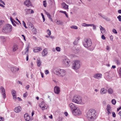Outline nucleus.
I'll return each mask as SVG.
<instances>
[{
  "label": "nucleus",
  "mask_w": 121,
  "mask_h": 121,
  "mask_svg": "<svg viewBox=\"0 0 121 121\" xmlns=\"http://www.w3.org/2000/svg\"><path fill=\"white\" fill-rule=\"evenodd\" d=\"M107 91L104 88H102L100 90V92L101 94H103L106 93Z\"/></svg>",
  "instance_id": "4be33fe9"
},
{
  "label": "nucleus",
  "mask_w": 121,
  "mask_h": 121,
  "mask_svg": "<svg viewBox=\"0 0 121 121\" xmlns=\"http://www.w3.org/2000/svg\"><path fill=\"white\" fill-rule=\"evenodd\" d=\"M113 36H112V35H111L110 36V39L112 40L113 39Z\"/></svg>",
  "instance_id": "680f3d73"
},
{
  "label": "nucleus",
  "mask_w": 121,
  "mask_h": 121,
  "mask_svg": "<svg viewBox=\"0 0 121 121\" xmlns=\"http://www.w3.org/2000/svg\"><path fill=\"white\" fill-rule=\"evenodd\" d=\"M102 74L100 73H96L94 74L93 77L94 78L97 79H99L101 78Z\"/></svg>",
  "instance_id": "1a4fd4ad"
},
{
  "label": "nucleus",
  "mask_w": 121,
  "mask_h": 121,
  "mask_svg": "<svg viewBox=\"0 0 121 121\" xmlns=\"http://www.w3.org/2000/svg\"><path fill=\"white\" fill-rule=\"evenodd\" d=\"M22 24L26 28H27V27L26 26V24L24 21H22Z\"/></svg>",
  "instance_id": "58836bf2"
},
{
  "label": "nucleus",
  "mask_w": 121,
  "mask_h": 121,
  "mask_svg": "<svg viewBox=\"0 0 121 121\" xmlns=\"http://www.w3.org/2000/svg\"><path fill=\"white\" fill-rule=\"evenodd\" d=\"M43 5L45 7H46L47 6V3L46 0H44L43 1Z\"/></svg>",
  "instance_id": "c9c22d12"
},
{
  "label": "nucleus",
  "mask_w": 121,
  "mask_h": 121,
  "mask_svg": "<svg viewBox=\"0 0 121 121\" xmlns=\"http://www.w3.org/2000/svg\"><path fill=\"white\" fill-rule=\"evenodd\" d=\"M60 89L59 87L58 86H55L54 88V91L55 93L58 94L60 92Z\"/></svg>",
  "instance_id": "f8f14e48"
},
{
  "label": "nucleus",
  "mask_w": 121,
  "mask_h": 121,
  "mask_svg": "<svg viewBox=\"0 0 121 121\" xmlns=\"http://www.w3.org/2000/svg\"><path fill=\"white\" fill-rule=\"evenodd\" d=\"M80 67V62L79 60H76L74 61L72 66V68L74 70H77Z\"/></svg>",
  "instance_id": "423d86ee"
},
{
  "label": "nucleus",
  "mask_w": 121,
  "mask_h": 121,
  "mask_svg": "<svg viewBox=\"0 0 121 121\" xmlns=\"http://www.w3.org/2000/svg\"><path fill=\"white\" fill-rule=\"evenodd\" d=\"M31 9H25V11L26 12H28Z\"/></svg>",
  "instance_id": "4d7b16f0"
},
{
  "label": "nucleus",
  "mask_w": 121,
  "mask_h": 121,
  "mask_svg": "<svg viewBox=\"0 0 121 121\" xmlns=\"http://www.w3.org/2000/svg\"><path fill=\"white\" fill-rule=\"evenodd\" d=\"M106 109L108 111L107 113L109 115L111 113V108L109 105L108 104L107 105Z\"/></svg>",
  "instance_id": "dca6fc26"
},
{
  "label": "nucleus",
  "mask_w": 121,
  "mask_h": 121,
  "mask_svg": "<svg viewBox=\"0 0 121 121\" xmlns=\"http://www.w3.org/2000/svg\"><path fill=\"white\" fill-rule=\"evenodd\" d=\"M94 25V24H87V26H92Z\"/></svg>",
  "instance_id": "603ef678"
},
{
  "label": "nucleus",
  "mask_w": 121,
  "mask_h": 121,
  "mask_svg": "<svg viewBox=\"0 0 121 121\" xmlns=\"http://www.w3.org/2000/svg\"><path fill=\"white\" fill-rule=\"evenodd\" d=\"M48 17L49 18V19H50V20H51V21H52L53 20H52V19L51 18V15H50V14H49V15L48 16Z\"/></svg>",
  "instance_id": "e433bc0d"
},
{
  "label": "nucleus",
  "mask_w": 121,
  "mask_h": 121,
  "mask_svg": "<svg viewBox=\"0 0 121 121\" xmlns=\"http://www.w3.org/2000/svg\"><path fill=\"white\" fill-rule=\"evenodd\" d=\"M95 111L93 109H89L87 113V117L88 120L90 121H93L96 118Z\"/></svg>",
  "instance_id": "f257e3e1"
},
{
  "label": "nucleus",
  "mask_w": 121,
  "mask_h": 121,
  "mask_svg": "<svg viewBox=\"0 0 121 121\" xmlns=\"http://www.w3.org/2000/svg\"><path fill=\"white\" fill-rule=\"evenodd\" d=\"M58 120L59 121H61L62 120V118L61 117H59L58 118Z\"/></svg>",
  "instance_id": "ea45409f"
},
{
  "label": "nucleus",
  "mask_w": 121,
  "mask_h": 121,
  "mask_svg": "<svg viewBox=\"0 0 121 121\" xmlns=\"http://www.w3.org/2000/svg\"><path fill=\"white\" fill-rule=\"evenodd\" d=\"M37 62L38 66L39 67H40L41 65V62L39 58H37Z\"/></svg>",
  "instance_id": "5701e85b"
},
{
  "label": "nucleus",
  "mask_w": 121,
  "mask_h": 121,
  "mask_svg": "<svg viewBox=\"0 0 121 121\" xmlns=\"http://www.w3.org/2000/svg\"><path fill=\"white\" fill-rule=\"evenodd\" d=\"M32 29L33 30L32 31L33 33L35 34H36L37 33V30L36 29H33L34 28V27H32Z\"/></svg>",
  "instance_id": "cd10ccee"
},
{
  "label": "nucleus",
  "mask_w": 121,
  "mask_h": 121,
  "mask_svg": "<svg viewBox=\"0 0 121 121\" xmlns=\"http://www.w3.org/2000/svg\"><path fill=\"white\" fill-rule=\"evenodd\" d=\"M100 16L104 19H107V18H106V17H105V16H104V15H101Z\"/></svg>",
  "instance_id": "8fccbe9b"
},
{
  "label": "nucleus",
  "mask_w": 121,
  "mask_h": 121,
  "mask_svg": "<svg viewBox=\"0 0 121 121\" xmlns=\"http://www.w3.org/2000/svg\"><path fill=\"white\" fill-rule=\"evenodd\" d=\"M73 114L75 116L79 115L81 114V112L78 108L77 107L72 111Z\"/></svg>",
  "instance_id": "0eeeda50"
},
{
  "label": "nucleus",
  "mask_w": 121,
  "mask_h": 121,
  "mask_svg": "<svg viewBox=\"0 0 121 121\" xmlns=\"http://www.w3.org/2000/svg\"><path fill=\"white\" fill-rule=\"evenodd\" d=\"M56 50L58 52H60V49L59 47H56Z\"/></svg>",
  "instance_id": "f704fd0d"
},
{
  "label": "nucleus",
  "mask_w": 121,
  "mask_h": 121,
  "mask_svg": "<svg viewBox=\"0 0 121 121\" xmlns=\"http://www.w3.org/2000/svg\"><path fill=\"white\" fill-rule=\"evenodd\" d=\"M18 49V45L16 44H14L12 47V51L13 52L16 51Z\"/></svg>",
  "instance_id": "6ab92c4d"
},
{
  "label": "nucleus",
  "mask_w": 121,
  "mask_h": 121,
  "mask_svg": "<svg viewBox=\"0 0 121 121\" xmlns=\"http://www.w3.org/2000/svg\"><path fill=\"white\" fill-rule=\"evenodd\" d=\"M29 59V58H28V55H27V56H26V60L27 61H28Z\"/></svg>",
  "instance_id": "338daca9"
},
{
  "label": "nucleus",
  "mask_w": 121,
  "mask_h": 121,
  "mask_svg": "<svg viewBox=\"0 0 121 121\" xmlns=\"http://www.w3.org/2000/svg\"><path fill=\"white\" fill-rule=\"evenodd\" d=\"M12 23L13 25L14 26H16V24L14 23V22H12Z\"/></svg>",
  "instance_id": "0e129e2a"
},
{
  "label": "nucleus",
  "mask_w": 121,
  "mask_h": 121,
  "mask_svg": "<svg viewBox=\"0 0 121 121\" xmlns=\"http://www.w3.org/2000/svg\"><path fill=\"white\" fill-rule=\"evenodd\" d=\"M101 38L103 40H105V37L104 36V35H102L101 36Z\"/></svg>",
  "instance_id": "09e8293b"
},
{
  "label": "nucleus",
  "mask_w": 121,
  "mask_h": 121,
  "mask_svg": "<svg viewBox=\"0 0 121 121\" xmlns=\"http://www.w3.org/2000/svg\"><path fill=\"white\" fill-rule=\"evenodd\" d=\"M63 63L67 67L69 66L70 64V61L68 59H64L63 61Z\"/></svg>",
  "instance_id": "6e6552de"
},
{
  "label": "nucleus",
  "mask_w": 121,
  "mask_h": 121,
  "mask_svg": "<svg viewBox=\"0 0 121 121\" xmlns=\"http://www.w3.org/2000/svg\"><path fill=\"white\" fill-rule=\"evenodd\" d=\"M22 36L23 37V39L25 41H26V39H25V36H24V35H22Z\"/></svg>",
  "instance_id": "5fc2aeb1"
},
{
  "label": "nucleus",
  "mask_w": 121,
  "mask_h": 121,
  "mask_svg": "<svg viewBox=\"0 0 121 121\" xmlns=\"http://www.w3.org/2000/svg\"><path fill=\"white\" fill-rule=\"evenodd\" d=\"M12 30L11 26L8 24L4 26L3 28L2 31L5 33H9Z\"/></svg>",
  "instance_id": "39448f33"
},
{
  "label": "nucleus",
  "mask_w": 121,
  "mask_h": 121,
  "mask_svg": "<svg viewBox=\"0 0 121 121\" xmlns=\"http://www.w3.org/2000/svg\"><path fill=\"white\" fill-rule=\"evenodd\" d=\"M64 114L65 115V116H68V113L67 112H65L64 113Z\"/></svg>",
  "instance_id": "13d9d810"
},
{
  "label": "nucleus",
  "mask_w": 121,
  "mask_h": 121,
  "mask_svg": "<svg viewBox=\"0 0 121 121\" xmlns=\"http://www.w3.org/2000/svg\"><path fill=\"white\" fill-rule=\"evenodd\" d=\"M47 50V49H45L43 51L42 53V55L43 56H44L46 55L48 53Z\"/></svg>",
  "instance_id": "aec40b11"
},
{
  "label": "nucleus",
  "mask_w": 121,
  "mask_h": 121,
  "mask_svg": "<svg viewBox=\"0 0 121 121\" xmlns=\"http://www.w3.org/2000/svg\"><path fill=\"white\" fill-rule=\"evenodd\" d=\"M3 21H0V26L2 25L3 24Z\"/></svg>",
  "instance_id": "bf43d9fd"
},
{
  "label": "nucleus",
  "mask_w": 121,
  "mask_h": 121,
  "mask_svg": "<svg viewBox=\"0 0 121 121\" xmlns=\"http://www.w3.org/2000/svg\"><path fill=\"white\" fill-rule=\"evenodd\" d=\"M13 99H14L16 98V95H13Z\"/></svg>",
  "instance_id": "052dcab7"
},
{
  "label": "nucleus",
  "mask_w": 121,
  "mask_h": 121,
  "mask_svg": "<svg viewBox=\"0 0 121 121\" xmlns=\"http://www.w3.org/2000/svg\"><path fill=\"white\" fill-rule=\"evenodd\" d=\"M47 31L48 32V34L49 35H51V33L50 31L48 29L47 30Z\"/></svg>",
  "instance_id": "37998d69"
},
{
  "label": "nucleus",
  "mask_w": 121,
  "mask_h": 121,
  "mask_svg": "<svg viewBox=\"0 0 121 121\" xmlns=\"http://www.w3.org/2000/svg\"><path fill=\"white\" fill-rule=\"evenodd\" d=\"M0 2L2 3L4 5H5V3L2 0H0Z\"/></svg>",
  "instance_id": "864d4df0"
},
{
  "label": "nucleus",
  "mask_w": 121,
  "mask_h": 121,
  "mask_svg": "<svg viewBox=\"0 0 121 121\" xmlns=\"http://www.w3.org/2000/svg\"><path fill=\"white\" fill-rule=\"evenodd\" d=\"M99 28L101 33L103 34L105 32L106 30L103 27L101 26H100Z\"/></svg>",
  "instance_id": "393cba45"
},
{
  "label": "nucleus",
  "mask_w": 121,
  "mask_h": 121,
  "mask_svg": "<svg viewBox=\"0 0 121 121\" xmlns=\"http://www.w3.org/2000/svg\"><path fill=\"white\" fill-rule=\"evenodd\" d=\"M118 114H119V115H120V116H121V111H120L119 112V113H118Z\"/></svg>",
  "instance_id": "774afa93"
},
{
  "label": "nucleus",
  "mask_w": 121,
  "mask_h": 121,
  "mask_svg": "<svg viewBox=\"0 0 121 121\" xmlns=\"http://www.w3.org/2000/svg\"><path fill=\"white\" fill-rule=\"evenodd\" d=\"M112 113L113 117H115L116 116L115 113L114 112H112Z\"/></svg>",
  "instance_id": "49530a36"
},
{
  "label": "nucleus",
  "mask_w": 121,
  "mask_h": 121,
  "mask_svg": "<svg viewBox=\"0 0 121 121\" xmlns=\"http://www.w3.org/2000/svg\"><path fill=\"white\" fill-rule=\"evenodd\" d=\"M29 49L28 47H27L26 49H25L24 51L22 52V54H23L25 55L26 54L27 55H28L29 52Z\"/></svg>",
  "instance_id": "412c9836"
},
{
  "label": "nucleus",
  "mask_w": 121,
  "mask_h": 121,
  "mask_svg": "<svg viewBox=\"0 0 121 121\" xmlns=\"http://www.w3.org/2000/svg\"><path fill=\"white\" fill-rule=\"evenodd\" d=\"M71 28L73 29H78L77 27L75 26H72L70 27Z\"/></svg>",
  "instance_id": "c85d7f7f"
},
{
  "label": "nucleus",
  "mask_w": 121,
  "mask_h": 121,
  "mask_svg": "<svg viewBox=\"0 0 121 121\" xmlns=\"http://www.w3.org/2000/svg\"><path fill=\"white\" fill-rule=\"evenodd\" d=\"M24 117L26 121H29L30 120V117L28 115V113H26L24 115Z\"/></svg>",
  "instance_id": "f3484780"
},
{
  "label": "nucleus",
  "mask_w": 121,
  "mask_h": 121,
  "mask_svg": "<svg viewBox=\"0 0 121 121\" xmlns=\"http://www.w3.org/2000/svg\"><path fill=\"white\" fill-rule=\"evenodd\" d=\"M94 48L93 47H91L89 48L88 49L90 51H92L94 49Z\"/></svg>",
  "instance_id": "72a5a7b5"
},
{
  "label": "nucleus",
  "mask_w": 121,
  "mask_h": 121,
  "mask_svg": "<svg viewBox=\"0 0 121 121\" xmlns=\"http://www.w3.org/2000/svg\"><path fill=\"white\" fill-rule=\"evenodd\" d=\"M69 105L71 109V110H72V111H73L74 109L76 108L77 107V106L72 103H70Z\"/></svg>",
  "instance_id": "4468645a"
},
{
  "label": "nucleus",
  "mask_w": 121,
  "mask_h": 121,
  "mask_svg": "<svg viewBox=\"0 0 121 121\" xmlns=\"http://www.w3.org/2000/svg\"><path fill=\"white\" fill-rule=\"evenodd\" d=\"M92 42L91 40L89 39H84L83 44L84 46L86 48H88L92 45Z\"/></svg>",
  "instance_id": "20e7f679"
},
{
  "label": "nucleus",
  "mask_w": 121,
  "mask_h": 121,
  "mask_svg": "<svg viewBox=\"0 0 121 121\" xmlns=\"http://www.w3.org/2000/svg\"><path fill=\"white\" fill-rule=\"evenodd\" d=\"M72 101L78 104H83L81 97L78 95H76L74 96L72 99Z\"/></svg>",
  "instance_id": "7ed1b4c3"
},
{
  "label": "nucleus",
  "mask_w": 121,
  "mask_h": 121,
  "mask_svg": "<svg viewBox=\"0 0 121 121\" xmlns=\"http://www.w3.org/2000/svg\"><path fill=\"white\" fill-rule=\"evenodd\" d=\"M62 6L63 7V8L65 9H68V5H67L65 2L63 3L62 4Z\"/></svg>",
  "instance_id": "b1692460"
},
{
  "label": "nucleus",
  "mask_w": 121,
  "mask_h": 121,
  "mask_svg": "<svg viewBox=\"0 0 121 121\" xmlns=\"http://www.w3.org/2000/svg\"><path fill=\"white\" fill-rule=\"evenodd\" d=\"M92 26H93V28L94 30H95L96 29V26H95L94 25H94Z\"/></svg>",
  "instance_id": "69168bd1"
},
{
  "label": "nucleus",
  "mask_w": 121,
  "mask_h": 121,
  "mask_svg": "<svg viewBox=\"0 0 121 121\" xmlns=\"http://www.w3.org/2000/svg\"><path fill=\"white\" fill-rule=\"evenodd\" d=\"M21 108L20 106L16 107L14 109V111L16 112H20L21 111Z\"/></svg>",
  "instance_id": "a211bd4d"
},
{
  "label": "nucleus",
  "mask_w": 121,
  "mask_h": 121,
  "mask_svg": "<svg viewBox=\"0 0 121 121\" xmlns=\"http://www.w3.org/2000/svg\"><path fill=\"white\" fill-rule=\"evenodd\" d=\"M87 24H86L85 23H84L82 24V26L85 27L87 26Z\"/></svg>",
  "instance_id": "4c0bfd02"
},
{
  "label": "nucleus",
  "mask_w": 121,
  "mask_h": 121,
  "mask_svg": "<svg viewBox=\"0 0 121 121\" xmlns=\"http://www.w3.org/2000/svg\"><path fill=\"white\" fill-rule=\"evenodd\" d=\"M111 102L112 103L113 105H115L116 103V101L115 99H112L111 101Z\"/></svg>",
  "instance_id": "7c9ffc66"
},
{
  "label": "nucleus",
  "mask_w": 121,
  "mask_h": 121,
  "mask_svg": "<svg viewBox=\"0 0 121 121\" xmlns=\"http://www.w3.org/2000/svg\"><path fill=\"white\" fill-rule=\"evenodd\" d=\"M11 93L12 95H16V92L15 91L13 90L12 91Z\"/></svg>",
  "instance_id": "473e14b6"
},
{
  "label": "nucleus",
  "mask_w": 121,
  "mask_h": 121,
  "mask_svg": "<svg viewBox=\"0 0 121 121\" xmlns=\"http://www.w3.org/2000/svg\"><path fill=\"white\" fill-rule=\"evenodd\" d=\"M56 23L58 25H62L63 23V22L59 20H57V22H56Z\"/></svg>",
  "instance_id": "bb28decb"
},
{
  "label": "nucleus",
  "mask_w": 121,
  "mask_h": 121,
  "mask_svg": "<svg viewBox=\"0 0 121 121\" xmlns=\"http://www.w3.org/2000/svg\"><path fill=\"white\" fill-rule=\"evenodd\" d=\"M4 119L1 117H0V121H4Z\"/></svg>",
  "instance_id": "de8ad7c7"
},
{
  "label": "nucleus",
  "mask_w": 121,
  "mask_h": 121,
  "mask_svg": "<svg viewBox=\"0 0 121 121\" xmlns=\"http://www.w3.org/2000/svg\"><path fill=\"white\" fill-rule=\"evenodd\" d=\"M0 38L1 39L3 40V42H5L6 41V39L5 37L3 36H1L0 37Z\"/></svg>",
  "instance_id": "2f4dec72"
},
{
  "label": "nucleus",
  "mask_w": 121,
  "mask_h": 121,
  "mask_svg": "<svg viewBox=\"0 0 121 121\" xmlns=\"http://www.w3.org/2000/svg\"><path fill=\"white\" fill-rule=\"evenodd\" d=\"M108 93L110 94H112L113 92L112 89L111 88H109L108 90Z\"/></svg>",
  "instance_id": "a878e982"
},
{
  "label": "nucleus",
  "mask_w": 121,
  "mask_h": 121,
  "mask_svg": "<svg viewBox=\"0 0 121 121\" xmlns=\"http://www.w3.org/2000/svg\"><path fill=\"white\" fill-rule=\"evenodd\" d=\"M42 50V48L40 47H37L33 49V51L35 52H38Z\"/></svg>",
  "instance_id": "2eb2a0df"
},
{
  "label": "nucleus",
  "mask_w": 121,
  "mask_h": 121,
  "mask_svg": "<svg viewBox=\"0 0 121 121\" xmlns=\"http://www.w3.org/2000/svg\"><path fill=\"white\" fill-rule=\"evenodd\" d=\"M25 5L29 7L30 6H32L30 0H26L24 2Z\"/></svg>",
  "instance_id": "9b49d317"
},
{
  "label": "nucleus",
  "mask_w": 121,
  "mask_h": 121,
  "mask_svg": "<svg viewBox=\"0 0 121 121\" xmlns=\"http://www.w3.org/2000/svg\"><path fill=\"white\" fill-rule=\"evenodd\" d=\"M11 70L13 72H15L16 71V68L13 67L11 68Z\"/></svg>",
  "instance_id": "c756f323"
},
{
  "label": "nucleus",
  "mask_w": 121,
  "mask_h": 121,
  "mask_svg": "<svg viewBox=\"0 0 121 121\" xmlns=\"http://www.w3.org/2000/svg\"><path fill=\"white\" fill-rule=\"evenodd\" d=\"M40 107L42 108V110L47 109V107L44 104V103L43 102H42L39 105Z\"/></svg>",
  "instance_id": "ddd939ff"
},
{
  "label": "nucleus",
  "mask_w": 121,
  "mask_h": 121,
  "mask_svg": "<svg viewBox=\"0 0 121 121\" xmlns=\"http://www.w3.org/2000/svg\"><path fill=\"white\" fill-rule=\"evenodd\" d=\"M27 92H26V93L24 94L23 95V97L25 98L27 96Z\"/></svg>",
  "instance_id": "a19ab883"
},
{
  "label": "nucleus",
  "mask_w": 121,
  "mask_h": 121,
  "mask_svg": "<svg viewBox=\"0 0 121 121\" xmlns=\"http://www.w3.org/2000/svg\"><path fill=\"white\" fill-rule=\"evenodd\" d=\"M45 73L46 74H48L49 73L48 71L47 70H46L45 71Z\"/></svg>",
  "instance_id": "3c124183"
},
{
  "label": "nucleus",
  "mask_w": 121,
  "mask_h": 121,
  "mask_svg": "<svg viewBox=\"0 0 121 121\" xmlns=\"http://www.w3.org/2000/svg\"><path fill=\"white\" fill-rule=\"evenodd\" d=\"M54 73L58 76L63 77L65 75L66 72L63 69H58L56 68H55L53 69Z\"/></svg>",
  "instance_id": "f03ea898"
},
{
  "label": "nucleus",
  "mask_w": 121,
  "mask_h": 121,
  "mask_svg": "<svg viewBox=\"0 0 121 121\" xmlns=\"http://www.w3.org/2000/svg\"><path fill=\"white\" fill-rule=\"evenodd\" d=\"M116 62H117V64L118 65H119L120 64V62L118 60H117Z\"/></svg>",
  "instance_id": "e2e57ef3"
},
{
  "label": "nucleus",
  "mask_w": 121,
  "mask_h": 121,
  "mask_svg": "<svg viewBox=\"0 0 121 121\" xmlns=\"http://www.w3.org/2000/svg\"><path fill=\"white\" fill-rule=\"evenodd\" d=\"M121 16L120 15H119L117 17V18L119 19V20L120 21H121Z\"/></svg>",
  "instance_id": "79ce46f5"
},
{
  "label": "nucleus",
  "mask_w": 121,
  "mask_h": 121,
  "mask_svg": "<svg viewBox=\"0 0 121 121\" xmlns=\"http://www.w3.org/2000/svg\"><path fill=\"white\" fill-rule=\"evenodd\" d=\"M29 86L28 85L26 86V88L27 90H28L29 87Z\"/></svg>",
  "instance_id": "6e6d98bb"
},
{
  "label": "nucleus",
  "mask_w": 121,
  "mask_h": 121,
  "mask_svg": "<svg viewBox=\"0 0 121 121\" xmlns=\"http://www.w3.org/2000/svg\"><path fill=\"white\" fill-rule=\"evenodd\" d=\"M112 32L114 33L115 34H117V32L116 30L115 29H113L112 30Z\"/></svg>",
  "instance_id": "a18cd8bd"
},
{
  "label": "nucleus",
  "mask_w": 121,
  "mask_h": 121,
  "mask_svg": "<svg viewBox=\"0 0 121 121\" xmlns=\"http://www.w3.org/2000/svg\"><path fill=\"white\" fill-rule=\"evenodd\" d=\"M0 89L1 91V93L4 99L6 97L5 90L3 87L1 86L0 88Z\"/></svg>",
  "instance_id": "9d476101"
},
{
  "label": "nucleus",
  "mask_w": 121,
  "mask_h": 121,
  "mask_svg": "<svg viewBox=\"0 0 121 121\" xmlns=\"http://www.w3.org/2000/svg\"><path fill=\"white\" fill-rule=\"evenodd\" d=\"M119 73L120 76L121 77V67L119 70Z\"/></svg>",
  "instance_id": "c03bdc74"
}]
</instances>
